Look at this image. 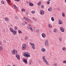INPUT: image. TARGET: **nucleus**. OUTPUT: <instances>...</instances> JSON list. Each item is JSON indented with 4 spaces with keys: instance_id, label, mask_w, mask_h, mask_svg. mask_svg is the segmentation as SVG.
Here are the masks:
<instances>
[{
    "instance_id": "nucleus-10",
    "label": "nucleus",
    "mask_w": 66,
    "mask_h": 66,
    "mask_svg": "<svg viewBox=\"0 0 66 66\" xmlns=\"http://www.w3.org/2000/svg\"><path fill=\"white\" fill-rule=\"evenodd\" d=\"M60 29L61 31L62 32H65V30L64 29V28H63V27H60Z\"/></svg>"
},
{
    "instance_id": "nucleus-29",
    "label": "nucleus",
    "mask_w": 66,
    "mask_h": 66,
    "mask_svg": "<svg viewBox=\"0 0 66 66\" xmlns=\"http://www.w3.org/2000/svg\"><path fill=\"white\" fill-rule=\"evenodd\" d=\"M5 20L6 21H9V19H8L7 18H5Z\"/></svg>"
},
{
    "instance_id": "nucleus-51",
    "label": "nucleus",
    "mask_w": 66,
    "mask_h": 66,
    "mask_svg": "<svg viewBox=\"0 0 66 66\" xmlns=\"http://www.w3.org/2000/svg\"><path fill=\"white\" fill-rule=\"evenodd\" d=\"M26 3H28V1H27L26 2Z\"/></svg>"
},
{
    "instance_id": "nucleus-34",
    "label": "nucleus",
    "mask_w": 66,
    "mask_h": 66,
    "mask_svg": "<svg viewBox=\"0 0 66 66\" xmlns=\"http://www.w3.org/2000/svg\"><path fill=\"white\" fill-rule=\"evenodd\" d=\"M21 11L22 12H25V11H26V10H25V9H21Z\"/></svg>"
},
{
    "instance_id": "nucleus-40",
    "label": "nucleus",
    "mask_w": 66,
    "mask_h": 66,
    "mask_svg": "<svg viewBox=\"0 0 66 66\" xmlns=\"http://www.w3.org/2000/svg\"><path fill=\"white\" fill-rule=\"evenodd\" d=\"M41 7L42 9H44V5H42Z\"/></svg>"
},
{
    "instance_id": "nucleus-30",
    "label": "nucleus",
    "mask_w": 66,
    "mask_h": 66,
    "mask_svg": "<svg viewBox=\"0 0 66 66\" xmlns=\"http://www.w3.org/2000/svg\"><path fill=\"white\" fill-rule=\"evenodd\" d=\"M2 47H1V46H0V51H2Z\"/></svg>"
},
{
    "instance_id": "nucleus-43",
    "label": "nucleus",
    "mask_w": 66,
    "mask_h": 66,
    "mask_svg": "<svg viewBox=\"0 0 66 66\" xmlns=\"http://www.w3.org/2000/svg\"><path fill=\"white\" fill-rule=\"evenodd\" d=\"M14 29L15 30H16V29H17V27L16 26H15Z\"/></svg>"
},
{
    "instance_id": "nucleus-15",
    "label": "nucleus",
    "mask_w": 66,
    "mask_h": 66,
    "mask_svg": "<svg viewBox=\"0 0 66 66\" xmlns=\"http://www.w3.org/2000/svg\"><path fill=\"white\" fill-rule=\"evenodd\" d=\"M52 7H51L49 8V9H48V11H50V12H52Z\"/></svg>"
},
{
    "instance_id": "nucleus-39",
    "label": "nucleus",
    "mask_w": 66,
    "mask_h": 66,
    "mask_svg": "<svg viewBox=\"0 0 66 66\" xmlns=\"http://www.w3.org/2000/svg\"><path fill=\"white\" fill-rule=\"evenodd\" d=\"M59 40L61 41V42H62V38H59Z\"/></svg>"
},
{
    "instance_id": "nucleus-16",
    "label": "nucleus",
    "mask_w": 66,
    "mask_h": 66,
    "mask_svg": "<svg viewBox=\"0 0 66 66\" xmlns=\"http://www.w3.org/2000/svg\"><path fill=\"white\" fill-rule=\"evenodd\" d=\"M12 33H13V34H14V35H16L17 34H16V33H17V32H16V31L14 30V31H13V32H12Z\"/></svg>"
},
{
    "instance_id": "nucleus-6",
    "label": "nucleus",
    "mask_w": 66,
    "mask_h": 66,
    "mask_svg": "<svg viewBox=\"0 0 66 66\" xmlns=\"http://www.w3.org/2000/svg\"><path fill=\"white\" fill-rule=\"evenodd\" d=\"M26 47H27V45L24 43L23 44L22 46V50H25Z\"/></svg>"
},
{
    "instance_id": "nucleus-3",
    "label": "nucleus",
    "mask_w": 66,
    "mask_h": 66,
    "mask_svg": "<svg viewBox=\"0 0 66 66\" xmlns=\"http://www.w3.org/2000/svg\"><path fill=\"white\" fill-rule=\"evenodd\" d=\"M44 45L46 47H49V42L48 39L46 40L44 42Z\"/></svg>"
},
{
    "instance_id": "nucleus-31",
    "label": "nucleus",
    "mask_w": 66,
    "mask_h": 66,
    "mask_svg": "<svg viewBox=\"0 0 66 66\" xmlns=\"http://www.w3.org/2000/svg\"><path fill=\"white\" fill-rule=\"evenodd\" d=\"M18 32L20 34V33H22V32L20 31V30H18Z\"/></svg>"
},
{
    "instance_id": "nucleus-25",
    "label": "nucleus",
    "mask_w": 66,
    "mask_h": 66,
    "mask_svg": "<svg viewBox=\"0 0 66 66\" xmlns=\"http://www.w3.org/2000/svg\"><path fill=\"white\" fill-rule=\"evenodd\" d=\"M57 31V29H54V32L55 33H56Z\"/></svg>"
},
{
    "instance_id": "nucleus-38",
    "label": "nucleus",
    "mask_w": 66,
    "mask_h": 66,
    "mask_svg": "<svg viewBox=\"0 0 66 66\" xmlns=\"http://www.w3.org/2000/svg\"><path fill=\"white\" fill-rule=\"evenodd\" d=\"M21 24H22V26H24V25H25V24H24V23H23V22H22L21 23Z\"/></svg>"
},
{
    "instance_id": "nucleus-46",
    "label": "nucleus",
    "mask_w": 66,
    "mask_h": 66,
    "mask_svg": "<svg viewBox=\"0 0 66 66\" xmlns=\"http://www.w3.org/2000/svg\"><path fill=\"white\" fill-rule=\"evenodd\" d=\"M2 44V42L0 41V45H1Z\"/></svg>"
},
{
    "instance_id": "nucleus-37",
    "label": "nucleus",
    "mask_w": 66,
    "mask_h": 66,
    "mask_svg": "<svg viewBox=\"0 0 66 66\" xmlns=\"http://www.w3.org/2000/svg\"><path fill=\"white\" fill-rule=\"evenodd\" d=\"M31 13L32 14H34L35 13V11L33 10L31 11Z\"/></svg>"
},
{
    "instance_id": "nucleus-42",
    "label": "nucleus",
    "mask_w": 66,
    "mask_h": 66,
    "mask_svg": "<svg viewBox=\"0 0 66 66\" xmlns=\"http://www.w3.org/2000/svg\"><path fill=\"white\" fill-rule=\"evenodd\" d=\"M32 19L34 20H36V19H35V18L34 17H33Z\"/></svg>"
},
{
    "instance_id": "nucleus-45",
    "label": "nucleus",
    "mask_w": 66,
    "mask_h": 66,
    "mask_svg": "<svg viewBox=\"0 0 66 66\" xmlns=\"http://www.w3.org/2000/svg\"><path fill=\"white\" fill-rule=\"evenodd\" d=\"M3 32H4V33H5V29H4L3 30Z\"/></svg>"
},
{
    "instance_id": "nucleus-33",
    "label": "nucleus",
    "mask_w": 66,
    "mask_h": 66,
    "mask_svg": "<svg viewBox=\"0 0 66 66\" xmlns=\"http://www.w3.org/2000/svg\"><path fill=\"white\" fill-rule=\"evenodd\" d=\"M28 38V37L27 36H26L25 37V40H27Z\"/></svg>"
},
{
    "instance_id": "nucleus-32",
    "label": "nucleus",
    "mask_w": 66,
    "mask_h": 66,
    "mask_svg": "<svg viewBox=\"0 0 66 66\" xmlns=\"http://www.w3.org/2000/svg\"><path fill=\"white\" fill-rule=\"evenodd\" d=\"M62 63H64V64H66V61L65 60H64L62 62Z\"/></svg>"
},
{
    "instance_id": "nucleus-35",
    "label": "nucleus",
    "mask_w": 66,
    "mask_h": 66,
    "mask_svg": "<svg viewBox=\"0 0 66 66\" xmlns=\"http://www.w3.org/2000/svg\"><path fill=\"white\" fill-rule=\"evenodd\" d=\"M41 2H40L38 3V5H41Z\"/></svg>"
},
{
    "instance_id": "nucleus-49",
    "label": "nucleus",
    "mask_w": 66,
    "mask_h": 66,
    "mask_svg": "<svg viewBox=\"0 0 66 66\" xmlns=\"http://www.w3.org/2000/svg\"><path fill=\"white\" fill-rule=\"evenodd\" d=\"M31 26V25H30V24H29V27H30Z\"/></svg>"
},
{
    "instance_id": "nucleus-13",
    "label": "nucleus",
    "mask_w": 66,
    "mask_h": 66,
    "mask_svg": "<svg viewBox=\"0 0 66 66\" xmlns=\"http://www.w3.org/2000/svg\"><path fill=\"white\" fill-rule=\"evenodd\" d=\"M23 61L25 64H27L28 62H27V60L24 59L23 60Z\"/></svg>"
},
{
    "instance_id": "nucleus-28",
    "label": "nucleus",
    "mask_w": 66,
    "mask_h": 66,
    "mask_svg": "<svg viewBox=\"0 0 66 66\" xmlns=\"http://www.w3.org/2000/svg\"><path fill=\"white\" fill-rule=\"evenodd\" d=\"M15 18L16 20H18V19H19V18H18V16H15Z\"/></svg>"
},
{
    "instance_id": "nucleus-22",
    "label": "nucleus",
    "mask_w": 66,
    "mask_h": 66,
    "mask_svg": "<svg viewBox=\"0 0 66 66\" xmlns=\"http://www.w3.org/2000/svg\"><path fill=\"white\" fill-rule=\"evenodd\" d=\"M7 3L9 4V5H10L11 4V3H10V0H6Z\"/></svg>"
},
{
    "instance_id": "nucleus-12",
    "label": "nucleus",
    "mask_w": 66,
    "mask_h": 66,
    "mask_svg": "<svg viewBox=\"0 0 66 66\" xmlns=\"http://www.w3.org/2000/svg\"><path fill=\"white\" fill-rule=\"evenodd\" d=\"M42 36L43 38H45L46 37V35L44 33H42Z\"/></svg>"
},
{
    "instance_id": "nucleus-54",
    "label": "nucleus",
    "mask_w": 66,
    "mask_h": 66,
    "mask_svg": "<svg viewBox=\"0 0 66 66\" xmlns=\"http://www.w3.org/2000/svg\"><path fill=\"white\" fill-rule=\"evenodd\" d=\"M25 23H26V24H27V22H25Z\"/></svg>"
},
{
    "instance_id": "nucleus-8",
    "label": "nucleus",
    "mask_w": 66,
    "mask_h": 66,
    "mask_svg": "<svg viewBox=\"0 0 66 66\" xmlns=\"http://www.w3.org/2000/svg\"><path fill=\"white\" fill-rule=\"evenodd\" d=\"M24 19L26 21H30L31 20L30 19L27 18L26 17H24Z\"/></svg>"
},
{
    "instance_id": "nucleus-9",
    "label": "nucleus",
    "mask_w": 66,
    "mask_h": 66,
    "mask_svg": "<svg viewBox=\"0 0 66 66\" xmlns=\"http://www.w3.org/2000/svg\"><path fill=\"white\" fill-rule=\"evenodd\" d=\"M45 14V12H44V11L43 10H41L40 11V14L41 15H44Z\"/></svg>"
},
{
    "instance_id": "nucleus-55",
    "label": "nucleus",
    "mask_w": 66,
    "mask_h": 66,
    "mask_svg": "<svg viewBox=\"0 0 66 66\" xmlns=\"http://www.w3.org/2000/svg\"><path fill=\"white\" fill-rule=\"evenodd\" d=\"M34 30H35V29H34Z\"/></svg>"
},
{
    "instance_id": "nucleus-24",
    "label": "nucleus",
    "mask_w": 66,
    "mask_h": 66,
    "mask_svg": "<svg viewBox=\"0 0 66 66\" xmlns=\"http://www.w3.org/2000/svg\"><path fill=\"white\" fill-rule=\"evenodd\" d=\"M51 19L52 21H54V18L53 17H52L51 18Z\"/></svg>"
},
{
    "instance_id": "nucleus-20",
    "label": "nucleus",
    "mask_w": 66,
    "mask_h": 66,
    "mask_svg": "<svg viewBox=\"0 0 66 66\" xmlns=\"http://www.w3.org/2000/svg\"><path fill=\"white\" fill-rule=\"evenodd\" d=\"M53 66H57V64L56 62H54L53 64Z\"/></svg>"
},
{
    "instance_id": "nucleus-48",
    "label": "nucleus",
    "mask_w": 66,
    "mask_h": 66,
    "mask_svg": "<svg viewBox=\"0 0 66 66\" xmlns=\"http://www.w3.org/2000/svg\"><path fill=\"white\" fill-rule=\"evenodd\" d=\"M16 1H19L20 0H15Z\"/></svg>"
},
{
    "instance_id": "nucleus-14",
    "label": "nucleus",
    "mask_w": 66,
    "mask_h": 66,
    "mask_svg": "<svg viewBox=\"0 0 66 66\" xmlns=\"http://www.w3.org/2000/svg\"><path fill=\"white\" fill-rule=\"evenodd\" d=\"M59 24H62L63 23V22L61 20H59Z\"/></svg>"
},
{
    "instance_id": "nucleus-7",
    "label": "nucleus",
    "mask_w": 66,
    "mask_h": 66,
    "mask_svg": "<svg viewBox=\"0 0 66 66\" xmlns=\"http://www.w3.org/2000/svg\"><path fill=\"white\" fill-rule=\"evenodd\" d=\"M27 29H29V30H31V31L32 32L33 31V27L31 26H30L27 27Z\"/></svg>"
},
{
    "instance_id": "nucleus-1",
    "label": "nucleus",
    "mask_w": 66,
    "mask_h": 66,
    "mask_svg": "<svg viewBox=\"0 0 66 66\" xmlns=\"http://www.w3.org/2000/svg\"><path fill=\"white\" fill-rule=\"evenodd\" d=\"M12 52V54L13 55V54L15 55V54L16 57H17V59H18L19 60H20V56L19 55L17 54L18 53V51H17L14 50Z\"/></svg>"
},
{
    "instance_id": "nucleus-41",
    "label": "nucleus",
    "mask_w": 66,
    "mask_h": 66,
    "mask_svg": "<svg viewBox=\"0 0 66 66\" xmlns=\"http://www.w3.org/2000/svg\"><path fill=\"white\" fill-rule=\"evenodd\" d=\"M50 3V2L47 1V4L49 5Z\"/></svg>"
},
{
    "instance_id": "nucleus-47",
    "label": "nucleus",
    "mask_w": 66,
    "mask_h": 66,
    "mask_svg": "<svg viewBox=\"0 0 66 66\" xmlns=\"http://www.w3.org/2000/svg\"><path fill=\"white\" fill-rule=\"evenodd\" d=\"M3 42L4 43H6V41L5 40H4Z\"/></svg>"
},
{
    "instance_id": "nucleus-19",
    "label": "nucleus",
    "mask_w": 66,
    "mask_h": 66,
    "mask_svg": "<svg viewBox=\"0 0 66 66\" xmlns=\"http://www.w3.org/2000/svg\"><path fill=\"white\" fill-rule=\"evenodd\" d=\"M10 31L11 32H13V31H14V30L12 28H10Z\"/></svg>"
},
{
    "instance_id": "nucleus-50",
    "label": "nucleus",
    "mask_w": 66,
    "mask_h": 66,
    "mask_svg": "<svg viewBox=\"0 0 66 66\" xmlns=\"http://www.w3.org/2000/svg\"><path fill=\"white\" fill-rule=\"evenodd\" d=\"M48 1H49V2H50L51 0H48Z\"/></svg>"
},
{
    "instance_id": "nucleus-23",
    "label": "nucleus",
    "mask_w": 66,
    "mask_h": 66,
    "mask_svg": "<svg viewBox=\"0 0 66 66\" xmlns=\"http://www.w3.org/2000/svg\"><path fill=\"white\" fill-rule=\"evenodd\" d=\"M62 49L63 51H65V50H66V48L64 47H62Z\"/></svg>"
},
{
    "instance_id": "nucleus-52",
    "label": "nucleus",
    "mask_w": 66,
    "mask_h": 66,
    "mask_svg": "<svg viewBox=\"0 0 66 66\" xmlns=\"http://www.w3.org/2000/svg\"><path fill=\"white\" fill-rule=\"evenodd\" d=\"M65 3H66V0H65Z\"/></svg>"
},
{
    "instance_id": "nucleus-5",
    "label": "nucleus",
    "mask_w": 66,
    "mask_h": 66,
    "mask_svg": "<svg viewBox=\"0 0 66 66\" xmlns=\"http://www.w3.org/2000/svg\"><path fill=\"white\" fill-rule=\"evenodd\" d=\"M29 44L31 45L32 48L33 49H34V50L35 49V44L30 43H29Z\"/></svg>"
},
{
    "instance_id": "nucleus-17",
    "label": "nucleus",
    "mask_w": 66,
    "mask_h": 66,
    "mask_svg": "<svg viewBox=\"0 0 66 66\" xmlns=\"http://www.w3.org/2000/svg\"><path fill=\"white\" fill-rule=\"evenodd\" d=\"M48 26L49 28H50V29H52V25L49 24L48 25Z\"/></svg>"
},
{
    "instance_id": "nucleus-11",
    "label": "nucleus",
    "mask_w": 66,
    "mask_h": 66,
    "mask_svg": "<svg viewBox=\"0 0 66 66\" xmlns=\"http://www.w3.org/2000/svg\"><path fill=\"white\" fill-rule=\"evenodd\" d=\"M41 51L42 52H45L46 51V50L44 48H42L41 49Z\"/></svg>"
},
{
    "instance_id": "nucleus-2",
    "label": "nucleus",
    "mask_w": 66,
    "mask_h": 66,
    "mask_svg": "<svg viewBox=\"0 0 66 66\" xmlns=\"http://www.w3.org/2000/svg\"><path fill=\"white\" fill-rule=\"evenodd\" d=\"M42 59H43V62H44L45 63V64L47 66H49V63H48V62L47 60L46 59L45 56H43L42 57Z\"/></svg>"
},
{
    "instance_id": "nucleus-18",
    "label": "nucleus",
    "mask_w": 66,
    "mask_h": 66,
    "mask_svg": "<svg viewBox=\"0 0 66 66\" xmlns=\"http://www.w3.org/2000/svg\"><path fill=\"white\" fill-rule=\"evenodd\" d=\"M29 5L30 6H32L34 5V4H32V3H31V2H30L29 3Z\"/></svg>"
},
{
    "instance_id": "nucleus-44",
    "label": "nucleus",
    "mask_w": 66,
    "mask_h": 66,
    "mask_svg": "<svg viewBox=\"0 0 66 66\" xmlns=\"http://www.w3.org/2000/svg\"><path fill=\"white\" fill-rule=\"evenodd\" d=\"M36 33H38V32H39V31L38 30H36Z\"/></svg>"
},
{
    "instance_id": "nucleus-56",
    "label": "nucleus",
    "mask_w": 66,
    "mask_h": 66,
    "mask_svg": "<svg viewBox=\"0 0 66 66\" xmlns=\"http://www.w3.org/2000/svg\"><path fill=\"white\" fill-rule=\"evenodd\" d=\"M7 66H10V65H7Z\"/></svg>"
},
{
    "instance_id": "nucleus-27",
    "label": "nucleus",
    "mask_w": 66,
    "mask_h": 66,
    "mask_svg": "<svg viewBox=\"0 0 66 66\" xmlns=\"http://www.w3.org/2000/svg\"><path fill=\"white\" fill-rule=\"evenodd\" d=\"M13 6L14 8L15 9H16V10H17V7H16V6L15 5H13Z\"/></svg>"
},
{
    "instance_id": "nucleus-36",
    "label": "nucleus",
    "mask_w": 66,
    "mask_h": 66,
    "mask_svg": "<svg viewBox=\"0 0 66 66\" xmlns=\"http://www.w3.org/2000/svg\"><path fill=\"white\" fill-rule=\"evenodd\" d=\"M1 2L2 4H4V2L3 1H2Z\"/></svg>"
},
{
    "instance_id": "nucleus-26",
    "label": "nucleus",
    "mask_w": 66,
    "mask_h": 66,
    "mask_svg": "<svg viewBox=\"0 0 66 66\" xmlns=\"http://www.w3.org/2000/svg\"><path fill=\"white\" fill-rule=\"evenodd\" d=\"M62 15L63 17H65V13L63 12L62 13Z\"/></svg>"
},
{
    "instance_id": "nucleus-21",
    "label": "nucleus",
    "mask_w": 66,
    "mask_h": 66,
    "mask_svg": "<svg viewBox=\"0 0 66 66\" xmlns=\"http://www.w3.org/2000/svg\"><path fill=\"white\" fill-rule=\"evenodd\" d=\"M32 61L31 60H30L29 62V63L28 64L29 65H31L32 64Z\"/></svg>"
},
{
    "instance_id": "nucleus-53",
    "label": "nucleus",
    "mask_w": 66,
    "mask_h": 66,
    "mask_svg": "<svg viewBox=\"0 0 66 66\" xmlns=\"http://www.w3.org/2000/svg\"><path fill=\"white\" fill-rule=\"evenodd\" d=\"M13 66H15V65H13Z\"/></svg>"
},
{
    "instance_id": "nucleus-4",
    "label": "nucleus",
    "mask_w": 66,
    "mask_h": 66,
    "mask_svg": "<svg viewBox=\"0 0 66 66\" xmlns=\"http://www.w3.org/2000/svg\"><path fill=\"white\" fill-rule=\"evenodd\" d=\"M24 55L25 56V57H30L31 56L30 55V53H29L28 52H26V53H24Z\"/></svg>"
}]
</instances>
